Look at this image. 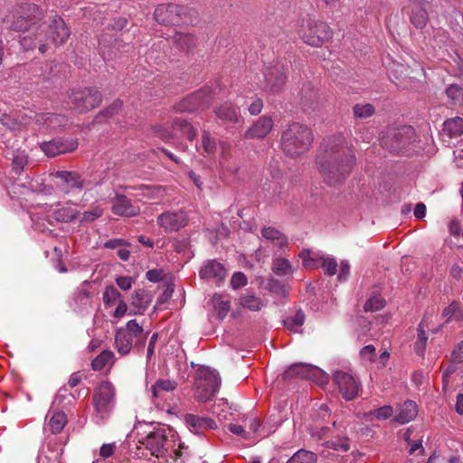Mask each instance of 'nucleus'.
Masks as SVG:
<instances>
[{"label": "nucleus", "instance_id": "f257e3e1", "mask_svg": "<svg viewBox=\"0 0 463 463\" xmlns=\"http://www.w3.org/2000/svg\"><path fill=\"white\" fill-rule=\"evenodd\" d=\"M137 28L133 22L123 16H115L106 26L99 39V52L105 60H112L120 53L128 52Z\"/></svg>", "mask_w": 463, "mask_h": 463}, {"label": "nucleus", "instance_id": "f03ea898", "mask_svg": "<svg viewBox=\"0 0 463 463\" xmlns=\"http://www.w3.org/2000/svg\"><path fill=\"white\" fill-rule=\"evenodd\" d=\"M354 163L355 156L353 150L337 144L330 148L329 160L323 165L320 174H323L326 184L334 185L347 177Z\"/></svg>", "mask_w": 463, "mask_h": 463}, {"label": "nucleus", "instance_id": "7ed1b4c3", "mask_svg": "<svg viewBox=\"0 0 463 463\" xmlns=\"http://www.w3.org/2000/svg\"><path fill=\"white\" fill-rule=\"evenodd\" d=\"M312 142L311 129L298 122H292L281 133V149L290 157H296L305 153Z\"/></svg>", "mask_w": 463, "mask_h": 463}, {"label": "nucleus", "instance_id": "20e7f679", "mask_svg": "<svg viewBox=\"0 0 463 463\" xmlns=\"http://www.w3.org/2000/svg\"><path fill=\"white\" fill-rule=\"evenodd\" d=\"M148 332H144L143 327L136 319L129 320L125 327L117 330L115 345L117 351L121 355H127L131 349L140 351L144 348Z\"/></svg>", "mask_w": 463, "mask_h": 463}, {"label": "nucleus", "instance_id": "39448f33", "mask_svg": "<svg viewBox=\"0 0 463 463\" xmlns=\"http://www.w3.org/2000/svg\"><path fill=\"white\" fill-rule=\"evenodd\" d=\"M320 439L322 436H331V439L323 443L326 449H333L335 451L345 452L350 449V439L344 436L340 425L337 424L335 417H332L327 405H320Z\"/></svg>", "mask_w": 463, "mask_h": 463}, {"label": "nucleus", "instance_id": "423d86ee", "mask_svg": "<svg viewBox=\"0 0 463 463\" xmlns=\"http://www.w3.org/2000/svg\"><path fill=\"white\" fill-rule=\"evenodd\" d=\"M43 18L42 10L32 3H23L13 7L5 17L4 23L8 28L15 32H24L32 24H35Z\"/></svg>", "mask_w": 463, "mask_h": 463}, {"label": "nucleus", "instance_id": "0eeeda50", "mask_svg": "<svg viewBox=\"0 0 463 463\" xmlns=\"http://www.w3.org/2000/svg\"><path fill=\"white\" fill-rule=\"evenodd\" d=\"M194 384L196 400L205 402L211 400L218 392L221 385V378L216 370L202 365L195 372Z\"/></svg>", "mask_w": 463, "mask_h": 463}, {"label": "nucleus", "instance_id": "6e6552de", "mask_svg": "<svg viewBox=\"0 0 463 463\" xmlns=\"http://www.w3.org/2000/svg\"><path fill=\"white\" fill-rule=\"evenodd\" d=\"M100 91L95 87L73 89L69 96V105L79 113H84L99 106Z\"/></svg>", "mask_w": 463, "mask_h": 463}, {"label": "nucleus", "instance_id": "1a4fd4ad", "mask_svg": "<svg viewBox=\"0 0 463 463\" xmlns=\"http://www.w3.org/2000/svg\"><path fill=\"white\" fill-rule=\"evenodd\" d=\"M415 141V131L411 126L390 128L383 138V145L393 153H405L406 148Z\"/></svg>", "mask_w": 463, "mask_h": 463}, {"label": "nucleus", "instance_id": "9d476101", "mask_svg": "<svg viewBox=\"0 0 463 463\" xmlns=\"http://www.w3.org/2000/svg\"><path fill=\"white\" fill-rule=\"evenodd\" d=\"M175 436V431L170 428H156L144 437L140 442L153 457L159 458L168 452L170 438L174 439Z\"/></svg>", "mask_w": 463, "mask_h": 463}, {"label": "nucleus", "instance_id": "9b49d317", "mask_svg": "<svg viewBox=\"0 0 463 463\" xmlns=\"http://www.w3.org/2000/svg\"><path fill=\"white\" fill-rule=\"evenodd\" d=\"M333 382L336 385L342 398L350 402L356 399L362 392L363 385L356 374L337 370L333 373Z\"/></svg>", "mask_w": 463, "mask_h": 463}, {"label": "nucleus", "instance_id": "f8f14e48", "mask_svg": "<svg viewBox=\"0 0 463 463\" xmlns=\"http://www.w3.org/2000/svg\"><path fill=\"white\" fill-rule=\"evenodd\" d=\"M115 402V388L109 382H102L96 389L93 396V404L95 411L101 420L106 419Z\"/></svg>", "mask_w": 463, "mask_h": 463}, {"label": "nucleus", "instance_id": "ddd939ff", "mask_svg": "<svg viewBox=\"0 0 463 463\" xmlns=\"http://www.w3.org/2000/svg\"><path fill=\"white\" fill-rule=\"evenodd\" d=\"M264 83L262 90L269 94H279L285 85L287 75L285 66L277 61L271 66L266 67L264 71Z\"/></svg>", "mask_w": 463, "mask_h": 463}, {"label": "nucleus", "instance_id": "4468645a", "mask_svg": "<svg viewBox=\"0 0 463 463\" xmlns=\"http://www.w3.org/2000/svg\"><path fill=\"white\" fill-rule=\"evenodd\" d=\"M46 35V43L49 42L54 45L63 44L71 35V30L64 20L58 15H52L49 18L47 26H42Z\"/></svg>", "mask_w": 463, "mask_h": 463}, {"label": "nucleus", "instance_id": "2eb2a0df", "mask_svg": "<svg viewBox=\"0 0 463 463\" xmlns=\"http://www.w3.org/2000/svg\"><path fill=\"white\" fill-rule=\"evenodd\" d=\"M211 100V97L207 90H200L185 98L175 106L177 112H194L198 109H205Z\"/></svg>", "mask_w": 463, "mask_h": 463}, {"label": "nucleus", "instance_id": "dca6fc26", "mask_svg": "<svg viewBox=\"0 0 463 463\" xmlns=\"http://www.w3.org/2000/svg\"><path fill=\"white\" fill-rule=\"evenodd\" d=\"M157 223L165 232H175L186 225L187 216L184 211L166 212L157 217Z\"/></svg>", "mask_w": 463, "mask_h": 463}, {"label": "nucleus", "instance_id": "f3484780", "mask_svg": "<svg viewBox=\"0 0 463 463\" xmlns=\"http://www.w3.org/2000/svg\"><path fill=\"white\" fill-rule=\"evenodd\" d=\"M318 373V368L310 364L296 363L291 364L282 374L283 380H289L292 378H301L307 380H313L316 383L315 378Z\"/></svg>", "mask_w": 463, "mask_h": 463}, {"label": "nucleus", "instance_id": "a211bd4d", "mask_svg": "<svg viewBox=\"0 0 463 463\" xmlns=\"http://www.w3.org/2000/svg\"><path fill=\"white\" fill-rule=\"evenodd\" d=\"M54 177L59 179L58 187L65 194L72 190H82L83 180L77 172L73 171H57Z\"/></svg>", "mask_w": 463, "mask_h": 463}, {"label": "nucleus", "instance_id": "6ab92c4d", "mask_svg": "<svg viewBox=\"0 0 463 463\" xmlns=\"http://www.w3.org/2000/svg\"><path fill=\"white\" fill-rule=\"evenodd\" d=\"M20 43L26 52L38 48L39 52L43 54L49 49V44L46 43V35L42 26H39L36 32L23 36L20 39Z\"/></svg>", "mask_w": 463, "mask_h": 463}, {"label": "nucleus", "instance_id": "aec40b11", "mask_svg": "<svg viewBox=\"0 0 463 463\" xmlns=\"http://www.w3.org/2000/svg\"><path fill=\"white\" fill-rule=\"evenodd\" d=\"M299 104L305 112L314 111L318 104V91L311 82H305L299 92Z\"/></svg>", "mask_w": 463, "mask_h": 463}, {"label": "nucleus", "instance_id": "412c9836", "mask_svg": "<svg viewBox=\"0 0 463 463\" xmlns=\"http://www.w3.org/2000/svg\"><path fill=\"white\" fill-rule=\"evenodd\" d=\"M273 128V121L269 116L260 117L245 133L247 139H261L267 137Z\"/></svg>", "mask_w": 463, "mask_h": 463}, {"label": "nucleus", "instance_id": "4be33fe9", "mask_svg": "<svg viewBox=\"0 0 463 463\" xmlns=\"http://www.w3.org/2000/svg\"><path fill=\"white\" fill-rule=\"evenodd\" d=\"M178 4H162L156 6L154 11V18L163 25H177Z\"/></svg>", "mask_w": 463, "mask_h": 463}, {"label": "nucleus", "instance_id": "5701e85b", "mask_svg": "<svg viewBox=\"0 0 463 463\" xmlns=\"http://www.w3.org/2000/svg\"><path fill=\"white\" fill-rule=\"evenodd\" d=\"M112 212L120 216L133 217L138 215L140 209L123 194H117L112 201Z\"/></svg>", "mask_w": 463, "mask_h": 463}, {"label": "nucleus", "instance_id": "b1692460", "mask_svg": "<svg viewBox=\"0 0 463 463\" xmlns=\"http://www.w3.org/2000/svg\"><path fill=\"white\" fill-rule=\"evenodd\" d=\"M184 420L189 430L197 435L203 434L207 430H215L217 428L216 422L208 417L186 414Z\"/></svg>", "mask_w": 463, "mask_h": 463}, {"label": "nucleus", "instance_id": "393cba45", "mask_svg": "<svg viewBox=\"0 0 463 463\" xmlns=\"http://www.w3.org/2000/svg\"><path fill=\"white\" fill-rule=\"evenodd\" d=\"M201 279H214L217 281H223L226 277L224 266L216 260H206L199 270Z\"/></svg>", "mask_w": 463, "mask_h": 463}, {"label": "nucleus", "instance_id": "a878e982", "mask_svg": "<svg viewBox=\"0 0 463 463\" xmlns=\"http://www.w3.org/2000/svg\"><path fill=\"white\" fill-rule=\"evenodd\" d=\"M217 118L223 124H235L240 121V109L231 102H224L213 109Z\"/></svg>", "mask_w": 463, "mask_h": 463}, {"label": "nucleus", "instance_id": "bb28decb", "mask_svg": "<svg viewBox=\"0 0 463 463\" xmlns=\"http://www.w3.org/2000/svg\"><path fill=\"white\" fill-rule=\"evenodd\" d=\"M78 212L71 206H61L57 204L55 208L48 212L47 218L52 223V219L59 222H71L76 219Z\"/></svg>", "mask_w": 463, "mask_h": 463}, {"label": "nucleus", "instance_id": "cd10ccee", "mask_svg": "<svg viewBox=\"0 0 463 463\" xmlns=\"http://www.w3.org/2000/svg\"><path fill=\"white\" fill-rule=\"evenodd\" d=\"M418 415V406L413 401H406L396 410L394 420L400 424H406L413 420Z\"/></svg>", "mask_w": 463, "mask_h": 463}, {"label": "nucleus", "instance_id": "c85d7f7f", "mask_svg": "<svg viewBox=\"0 0 463 463\" xmlns=\"http://www.w3.org/2000/svg\"><path fill=\"white\" fill-rule=\"evenodd\" d=\"M409 17L411 23L418 29H422L427 25L429 14L426 9V4L410 5Z\"/></svg>", "mask_w": 463, "mask_h": 463}, {"label": "nucleus", "instance_id": "c756f323", "mask_svg": "<svg viewBox=\"0 0 463 463\" xmlns=\"http://www.w3.org/2000/svg\"><path fill=\"white\" fill-rule=\"evenodd\" d=\"M153 300V296L147 290L139 288L135 291L132 297L131 305L137 308L136 311H130L129 315H143Z\"/></svg>", "mask_w": 463, "mask_h": 463}, {"label": "nucleus", "instance_id": "7c9ffc66", "mask_svg": "<svg viewBox=\"0 0 463 463\" xmlns=\"http://www.w3.org/2000/svg\"><path fill=\"white\" fill-rule=\"evenodd\" d=\"M177 14V25L179 24H186V25H196L200 22V15L198 11L187 5H179L178 4V12Z\"/></svg>", "mask_w": 463, "mask_h": 463}, {"label": "nucleus", "instance_id": "2f4dec72", "mask_svg": "<svg viewBox=\"0 0 463 463\" xmlns=\"http://www.w3.org/2000/svg\"><path fill=\"white\" fill-rule=\"evenodd\" d=\"M173 43L180 51L188 52L196 46L197 40L191 33H178L173 37Z\"/></svg>", "mask_w": 463, "mask_h": 463}, {"label": "nucleus", "instance_id": "473e14b6", "mask_svg": "<svg viewBox=\"0 0 463 463\" xmlns=\"http://www.w3.org/2000/svg\"><path fill=\"white\" fill-rule=\"evenodd\" d=\"M443 132L449 137H458L463 135V118L455 117L443 123Z\"/></svg>", "mask_w": 463, "mask_h": 463}, {"label": "nucleus", "instance_id": "72a5a7b5", "mask_svg": "<svg viewBox=\"0 0 463 463\" xmlns=\"http://www.w3.org/2000/svg\"><path fill=\"white\" fill-rule=\"evenodd\" d=\"M177 386L175 381L158 379L151 387L154 399L163 398L164 392H172Z\"/></svg>", "mask_w": 463, "mask_h": 463}, {"label": "nucleus", "instance_id": "f704fd0d", "mask_svg": "<svg viewBox=\"0 0 463 463\" xmlns=\"http://www.w3.org/2000/svg\"><path fill=\"white\" fill-rule=\"evenodd\" d=\"M240 305L250 311H259L264 306L262 300L259 297L248 291L240 298Z\"/></svg>", "mask_w": 463, "mask_h": 463}, {"label": "nucleus", "instance_id": "c9c22d12", "mask_svg": "<svg viewBox=\"0 0 463 463\" xmlns=\"http://www.w3.org/2000/svg\"><path fill=\"white\" fill-rule=\"evenodd\" d=\"M304 321L305 314L302 310L299 309L295 313L294 316L285 318L283 320V325L288 330L298 333L304 324Z\"/></svg>", "mask_w": 463, "mask_h": 463}, {"label": "nucleus", "instance_id": "e433bc0d", "mask_svg": "<svg viewBox=\"0 0 463 463\" xmlns=\"http://www.w3.org/2000/svg\"><path fill=\"white\" fill-rule=\"evenodd\" d=\"M213 308L217 314V317L222 320L231 309V305L228 300H223L222 297L218 294H214L212 298Z\"/></svg>", "mask_w": 463, "mask_h": 463}, {"label": "nucleus", "instance_id": "4c0bfd02", "mask_svg": "<svg viewBox=\"0 0 463 463\" xmlns=\"http://www.w3.org/2000/svg\"><path fill=\"white\" fill-rule=\"evenodd\" d=\"M307 28L303 27L301 31V37L303 41L311 46L318 45V28L315 24L314 26L307 22Z\"/></svg>", "mask_w": 463, "mask_h": 463}, {"label": "nucleus", "instance_id": "58836bf2", "mask_svg": "<svg viewBox=\"0 0 463 463\" xmlns=\"http://www.w3.org/2000/svg\"><path fill=\"white\" fill-rule=\"evenodd\" d=\"M317 456L316 453L299 449L290 457L286 463H316Z\"/></svg>", "mask_w": 463, "mask_h": 463}, {"label": "nucleus", "instance_id": "ea45409f", "mask_svg": "<svg viewBox=\"0 0 463 463\" xmlns=\"http://www.w3.org/2000/svg\"><path fill=\"white\" fill-rule=\"evenodd\" d=\"M172 128L175 129H179L181 133L189 140H193L196 135L194 127L184 118H175L172 123Z\"/></svg>", "mask_w": 463, "mask_h": 463}, {"label": "nucleus", "instance_id": "a19ab883", "mask_svg": "<svg viewBox=\"0 0 463 463\" xmlns=\"http://www.w3.org/2000/svg\"><path fill=\"white\" fill-rule=\"evenodd\" d=\"M114 353L110 350L102 351L95 359L91 362V368L94 371H100L109 363L113 364Z\"/></svg>", "mask_w": 463, "mask_h": 463}, {"label": "nucleus", "instance_id": "79ce46f5", "mask_svg": "<svg viewBox=\"0 0 463 463\" xmlns=\"http://www.w3.org/2000/svg\"><path fill=\"white\" fill-rule=\"evenodd\" d=\"M445 93L452 105H463V87L458 84H450Z\"/></svg>", "mask_w": 463, "mask_h": 463}, {"label": "nucleus", "instance_id": "37998d69", "mask_svg": "<svg viewBox=\"0 0 463 463\" xmlns=\"http://www.w3.org/2000/svg\"><path fill=\"white\" fill-rule=\"evenodd\" d=\"M417 340L414 344V351L417 354L422 355L425 352L426 344L428 341V334L424 329V326L421 323L419 324L417 327Z\"/></svg>", "mask_w": 463, "mask_h": 463}, {"label": "nucleus", "instance_id": "c03bdc74", "mask_svg": "<svg viewBox=\"0 0 463 463\" xmlns=\"http://www.w3.org/2000/svg\"><path fill=\"white\" fill-rule=\"evenodd\" d=\"M67 422L66 414L62 411L55 412L49 420L50 430L53 434L61 432Z\"/></svg>", "mask_w": 463, "mask_h": 463}, {"label": "nucleus", "instance_id": "a18cd8bd", "mask_svg": "<svg viewBox=\"0 0 463 463\" xmlns=\"http://www.w3.org/2000/svg\"><path fill=\"white\" fill-rule=\"evenodd\" d=\"M13 160H12V167L15 174H20V172L27 165L28 156L24 150L17 149L13 151Z\"/></svg>", "mask_w": 463, "mask_h": 463}, {"label": "nucleus", "instance_id": "49530a36", "mask_svg": "<svg viewBox=\"0 0 463 463\" xmlns=\"http://www.w3.org/2000/svg\"><path fill=\"white\" fill-rule=\"evenodd\" d=\"M54 139L60 155L73 152L79 146L78 140L74 138L57 137Z\"/></svg>", "mask_w": 463, "mask_h": 463}, {"label": "nucleus", "instance_id": "de8ad7c7", "mask_svg": "<svg viewBox=\"0 0 463 463\" xmlns=\"http://www.w3.org/2000/svg\"><path fill=\"white\" fill-rule=\"evenodd\" d=\"M374 107L372 104H355L353 107V113L355 118L364 119L374 114Z\"/></svg>", "mask_w": 463, "mask_h": 463}, {"label": "nucleus", "instance_id": "09e8293b", "mask_svg": "<svg viewBox=\"0 0 463 463\" xmlns=\"http://www.w3.org/2000/svg\"><path fill=\"white\" fill-rule=\"evenodd\" d=\"M443 316L447 317V321L455 319L460 320L463 317V311L459 302L453 301L443 310Z\"/></svg>", "mask_w": 463, "mask_h": 463}, {"label": "nucleus", "instance_id": "8fccbe9b", "mask_svg": "<svg viewBox=\"0 0 463 463\" xmlns=\"http://www.w3.org/2000/svg\"><path fill=\"white\" fill-rule=\"evenodd\" d=\"M336 259L330 256H320V268L324 270L325 274L334 276L337 272Z\"/></svg>", "mask_w": 463, "mask_h": 463}, {"label": "nucleus", "instance_id": "3c124183", "mask_svg": "<svg viewBox=\"0 0 463 463\" xmlns=\"http://www.w3.org/2000/svg\"><path fill=\"white\" fill-rule=\"evenodd\" d=\"M261 235L269 241H279L280 245L288 242L287 237H285L279 231L272 227H264L261 230Z\"/></svg>", "mask_w": 463, "mask_h": 463}, {"label": "nucleus", "instance_id": "603ef678", "mask_svg": "<svg viewBox=\"0 0 463 463\" xmlns=\"http://www.w3.org/2000/svg\"><path fill=\"white\" fill-rule=\"evenodd\" d=\"M272 270L276 275L285 276L291 272V265L287 259L279 258L273 261Z\"/></svg>", "mask_w": 463, "mask_h": 463}, {"label": "nucleus", "instance_id": "864d4df0", "mask_svg": "<svg viewBox=\"0 0 463 463\" xmlns=\"http://www.w3.org/2000/svg\"><path fill=\"white\" fill-rule=\"evenodd\" d=\"M154 133L156 137L161 138L162 140L167 142L172 139H174L176 137V134L175 132V128L171 127H165L161 125H156L153 128Z\"/></svg>", "mask_w": 463, "mask_h": 463}, {"label": "nucleus", "instance_id": "5fc2aeb1", "mask_svg": "<svg viewBox=\"0 0 463 463\" xmlns=\"http://www.w3.org/2000/svg\"><path fill=\"white\" fill-rule=\"evenodd\" d=\"M122 295L114 286H108L103 293V301L106 306H110L122 299Z\"/></svg>", "mask_w": 463, "mask_h": 463}, {"label": "nucleus", "instance_id": "6e6d98bb", "mask_svg": "<svg viewBox=\"0 0 463 463\" xmlns=\"http://www.w3.org/2000/svg\"><path fill=\"white\" fill-rule=\"evenodd\" d=\"M122 108V101L119 99L115 100L110 106L106 108L104 110L100 111L97 116L98 118H112L114 115L118 114Z\"/></svg>", "mask_w": 463, "mask_h": 463}, {"label": "nucleus", "instance_id": "4d7b16f0", "mask_svg": "<svg viewBox=\"0 0 463 463\" xmlns=\"http://www.w3.org/2000/svg\"><path fill=\"white\" fill-rule=\"evenodd\" d=\"M384 307V300L379 297L368 298L364 306L365 312L378 311Z\"/></svg>", "mask_w": 463, "mask_h": 463}, {"label": "nucleus", "instance_id": "13d9d810", "mask_svg": "<svg viewBox=\"0 0 463 463\" xmlns=\"http://www.w3.org/2000/svg\"><path fill=\"white\" fill-rule=\"evenodd\" d=\"M42 151L50 157H54L60 155L55 139L48 142H43L40 145Z\"/></svg>", "mask_w": 463, "mask_h": 463}, {"label": "nucleus", "instance_id": "bf43d9fd", "mask_svg": "<svg viewBox=\"0 0 463 463\" xmlns=\"http://www.w3.org/2000/svg\"><path fill=\"white\" fill-rule=\"evenodd\" d=\"M248 282L247 277L243 272L238 271L235 272L231 279V287L233 289H238L240 288L244 287Z\"/></svg>", "mask_w": 463, "mask_h": 463}, {"label": "nucleus", "instance_id": "052dcab7", "mask_svg": "<svg viewBox=\"0 0 463 463\" xmlns=\"http://www.w3.org/2000/svg\"><path fill=\"white\" fill-rule=\"evenodd\" d=\"M90 298L91 293L88 289L80 288L74 295V301L82 306H86L89 304Z\"/></svg>", "mask_w": 463, "mask_h": 463}, {"label": "nucleus", "instance_id": "680f3d73", "mask_svg": "<svg viewBox=\"0 0 463 463\" xmlns=\"http://www.w3.org/2000/svg\"><path fill=\"white\" fill-rule=\"evenodd\" d=\"M392 413L393 410L389 405H384L371 412V414L375 416L378 420H387L392 417Z\"/></svg>", "mask_w": 463, "mask_h": 463}, {"label": "nucleus", "instance_id": "e2e57ef3", "mask_svg": "<svg viewBox=\"0 0 463 463\" xmlns=\"http://www.w3.org/2000/svg\"><path fill=\"white\" fill-rule=\"evenodd\" d=\"M202 145L203 150L209 154L213 153L216 149L215 141L206 132H204L203 135Z\"/></svg>", "mask_w": 463, "mask_h": 463}, {"label": "nucleus", "instance_id": "0e129e2a", "mask_svg": "<svg viewBox=\"0 0 463 463\" xmlns=\"http://www.w3.org/2000/svg\"><path fill=\"white\" fill-rule=\"evenodd\" d=\"M310 251L308 250H303L299 253V257L302 259L303 266L306 269H314L317 266V260L309 257Z\"/></svg>", "mask_w": 463, "mask_h": 463}, {"label": "nucleus", "instance_id": "69168bd1", "mask_svg": "<svg viewBox=\"0 0 463 463\" xmlns=\"http://www.w3.org/2000/svg\"><path fill=\"white\" fill-rule=\"evenodd\" d=\"M450 361L453 364L463 363V340L459 342L457 347L451 352Z\"/></svg>", "mask_w": 463, "mask_h": 463}, {"label": "nucleus", "instance_id": "338daca9", "mask_svg": "<svg viewBox=\"0 0 463 463\" xmlns=\"http://www.w3.org/2000/svg\"><path fill=\"white\" fill-rule=\"evenodd\" d=\"M350 274V264L347 260H342L340 262V269L337 275V279L340 282H345L347 280Z\"/></svg>", "mask_w": 463, "mask_h": 463}, {"label": "nucleus", "instance_id": "774afa93", "mask_svg": "<svg viewBox=\"0 0 463 463\" xmlns=\"http://www.w3.org/2000/svg\"><path fill=\"white\" fill-rule=\"evenodd\" d=\"M360 356L364 360L373 361L375 356V347L373 345L364 346L360 350Z\"/></svg>", "mask_w": 463, "mask_h": 463}]
</instances>
